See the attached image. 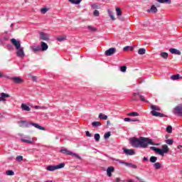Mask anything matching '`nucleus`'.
<instances>
[{
    "label": "nucleus",
    "instance_id": "49",
    "mask_svg": "<svg viewBox=\"0 0 182 182\" xmlns=\"http://www.w3.org/2000/svg\"><path fill=\"white\" fill-rule=\"evenodd\" d=\"M41 12L42 14H46L48 12V9L47 8L41 9Z\"/></svg>",
    "mask_w": 182,
    "mask_h": 182
},
{
    "label": "nucleus",
    "instance_id": "32",
    "mask_svg": "<svg viewBox=\"0 0 182 182\" xmlns=\"http://www.w3.org/2000/svg\"><path fill=\"white\" fill-rule=\"evenodd\" d=\"M171 80H178V79H180V75H173L171 76Z\"/></svg>",
    "mask_w": 182,
    "mask_h": 182
},
{
    "label": "nucleus",
    "instance_id": "27",
    "mask_svg": "<svg viewBox=\"0 0 182 182\" xmlns=\"http://www.w3.org/2000/svg\"><path fill=\"white\" fill-rule=\"evenodd\" d=\"M107 12L109 15V17L111 18V19L112 21H116V18H114V16L113 15V12L112 11H110V9L107 10Z\"/></svg>",
    "mask_w": 182,
    "mask_h": 182
},
{
    "label": "nucleus",
    "instance_id": "34",
    "mask_svg": "<svg viewBox=\"0 0 182 182\" xmlns=\"http://www.w3.org/2000/svg\"><path fill=\"white\" fill-rule=\"evenodd\" d=\"M139 55H144L146 53V49L145 48H139L138 50Z\"/></svg>",
    "mask_w": 182,
    "mask_h": 182
},
{
    "label": "nucleus",
    "instance_id": "39",
    "mask_svg": "<svg viewBox=\"0 0 182 182\" xmlns=\"http://www.w3.org/2000/svg\"><path fill=\"white\" fill-rule=\"evenodd\" d=\"M94 139H95V141H99V140H100V134H95L94 135Z\"/></svg>",
    "mask_w": 182,
    "mask_h": 182
},
{
    "label": "nucleus",
    "instance_id": "9",
    "mask_svg": "<svg viewBox=\"0 0 182 182\" xmlns=\"http://www.w3.org/2000/svg\"><path fill=\"white\" fill-rule=\"evenodd\" d=\"M14 83H16V85H19L21 83H23V80H22V78H21V77H14L11 78Z\"/></svg>",
    "mask_w": 182,
    "mask_h": 182
},
{
    "label": "nucleus",
    "instance_id": "55",
    "mask_svg": "<svg viewBox=\"0 0 182 182\" xmlns=\"http://www.w3.org/2000/svg\"><path fill=\"white\" fill-rule=\"evenodd\" d=\"M33 107H34V109H42V107H41V106H38V105L34 106Z\"/></svg>",
    "mask_w": 182,
    "mask_h": 182
},
{
    "label": "nucleus",
    "instance_id": "26",
    "mask_svg": "<svg viewBox=\"0 0 182 182\" xmlns=\"http://www.w3.org/2000/svg\"><path fill=\"white\" fill-rule=\"evenodd\" d=\"M150 149L151 150H154V151H156V153H158L159 154V153L161 154V149L157 148V147H155V146H151L150 147Z\"/></svg>",
    "mask_w": 182,
    "mask_h": 182
},
{
    "label": "nucleus",
    "instance_id": "17",
    "mask_svg": "<svg viewBox=\"0 0 182 182\" xmlns=\"http://www.w3.org/2000/svg\"><path fill=\"white\" fill-rule=\"evenodd\" d=\"M157 7H156V6L152 5L151 6L150 9L147 10V12H149L150 14V12H151L152 14H157Z\"/></svg>",
    "mask_w": 182,
    "mask_h": 182
},
{
    "label": "nucleus",
    "instance_id": "52",
    "mask_svg": "<svg viewBox=\"0 0 182 182\" xmlns=\"http://www.w3.org/2000/svg\"><path fill=\"white\" fill-rule=\"evenodd\" d=\"M118 162H119L120 164H124V166H126V164H127V162H124V161H122V160H119V159Z\"/></svg>",
    "mask_w": 182,
    "mask_h": 182
},
{
    "label": "nucleus",
    "instance_id": "64",
    "mask_svg": "<svg viewBox=\"0 0 182 182\" xmlns=\"http://www.w3.org/2000/svg\"><path fill=\"white\" fill-rule=\"evenodd\" d=\"M12 26H14V24H11V28H12Z\"/></svg>",
    "mask_w": 182,
    "mask_h": 182
},
{
    "label": "nucleus",
    "instance_id": "38",
    "mask_svg": "<svg viewBox=\"0 0 182 182\" xmlns=\"http://www.w3.org/2000/svg\"><path fill=\"white\" fill-rule=\"evenodd\" d=\"M116 12H117V16H122V9H120V8L117 7Z\"/></svg>",
    "mask_w": 182,
    "mask_h": 182
},
{
    "label": "nucleus",
    "instance_id": "7",
    "mask_svg": "<svg viewBox=\"0 0 182 182\" xmlns=\"http://www.w3.org/2000/svg\"><path fill=\"white\" fill-rule=\"evenodd\" d=\"M114 53H116V48H110L105 53L106 56H112V55H114Z\"/></svg>",
    "mask_w": 182,
    "mask_h": 182
},
{
    "label": "nucleus",
    "instance_id": "15",
    "mask_svg": "<svg viewBox=\"0 0 182 182\" xmlns=\"http://www.w3.org/2000/svg\"><path fill=\"white\" fill-rule=\"evenodd\" d=\"M169 52H171L172 55H181V52L176 48H170Z\"/></svg>",
    "mask_w": 182,
    "mask_h": 182
},
{
    "label": "nucleus",
    "instance_id": "20",
    "mask_svg": "<svg viewBox=\"0 0 182 182\" xmlns=\"http://www.w3.org/2000/svg\"><path fill=\"white\" fill-rule=\"evenodd\" d=\"M21 109L26 112H31V107H29L26 104H22Z\"/></svg>",
    "mask_w": 182,
    "mask_h": 182
},
{
    "label": "nucleus",
    "instance_id": "28",
    "mask_svg": "<svg viewBox=\"0 0 182 182\" xmlns=\"http://www.w3.org/2000/svg\"><path fill=\"white\" fill-rule=\"evenodd\" d=\"M107 12L109 15V17L111 18V19L112 21H116V18H114V16L113 15V12L112 11H110V9L107 10Z\"/></svg>",
    "mask_w": 182,
    "mask_h": 182
},
{
    "label": "nucleus",
    "instance_id": "25",
    "mask_svg": "<svg viewBox=\"0 0 182 182\" xmlns=\"http://www.w3.org/2000/svg\"><path fill=\"white\" fill-rule=\"evenodd\" d=\"M92 126V127H100V126H102V123L100 122H93Z\"/></svg>",
    "mask_w": 182,
    "mask_h": 182
},
{
    "label": "nucleus",
    "instance_id": "3",
    "mask_svg": "<svg viewBox=\"0 0 182 182\" xmlns=\"http://www.w3.org/2000/svg\"><path fill=\"white\" fill-rule=\"evenodd\" d=\"M18 126L20 127H31V126H33L36 129H38V130H45V127L39 125V124L34 123V122H29L27 121H18Z\"/></svg>",
    "mask_w": 182,
    "mask_h": 182
},
{
    "label": "nucleus",
    "instance_id": "33",
    "mask_svg": "<svg viewBox=\"0 0 182 182\" xmlns=\"http://www.w3.org/2000/svg\"><path fill=\"white\" fill-rule=\"evenodd\" d=\"M57 41H58V42H63V41H66V36L57 38Z\"/></svg>",
    "mask_w": 182,
    "mask_h": 182
},
{
    "label": "nucleus",
    "instance_id": "35",
    "mask_svg": "<svg viewBox=\"0 0 182 182\" xmlns=\"http://www.w3.org/2000/svg\"><path fill=\"white\" fill-rule=\"evenodd\" d=\"M157 2H159V4H164L165 2H167V4H171V0H156Z\"/></svg>",
    "mask_w": 182,
    "mask_h": 182
},
{
    "label": "nucleus",
    "instance_id": "46",
    "mask_svg": "<svg viewBox=\"0 0 182 182\" xmlns=\"http://www.w3.org/2000/svg\"><path fill=\"white\" fill-rule=\"evenodd\" d=\"M93 15L94 16H99V15H100V13L99 12V11L95 10L93 12Z\"/></svg>",
    "mask_w": 182,
    "mask_h": 182
},
{
    "label": "nucleus",
    "instance_id": "5",
    "mask_svg": "<svg viewBox=\"0 0 182 182\" xmlns=\"http://www.w3.org/2000/svg\"><path fill=\"white\" fill-rule=\"evenodd\" d=\"M60 152L63 153V154H68V156H73L76 159H78V160H80L82 159L80 157V156H79L77 154H75V153H73V152H72L70 151H68L66 149H62L60 150Z\"/></svg>",
    "mask_w": 182,
    "mask_h": 182
},
{
    "label": "nucleus",
    "instance_id": "42",
    "mask_svg": "<svg viewBox=\"0 0 182 182\" xmlns=\"http://www.w3.org/2000/svg\"><path fill=\"white\" fill-rule=\"evenodd\" d=\"M87 29H89V31H91V32H95V31H97L96 28L92 26H88Z\"/></svg>",
    "mask_w": 182,
    "mask_h": 182
},
{
    "label": "nucleus",
    "instance_id": "31",
    "mask_svg": "<svg viewBox=\"0 0 182 182\" xmlns=\"http://www.w3.org/2000/svg\"><path fill=\"white\" fill-rule=\"evenodd\" d=\"M127 167H129L130 168H137V166L131 164V163H127L125 164Z\"/></svg>",
    "mask_w": 182,
    "mask_h": 182
},
{
    "label": "nucleus",
    "instance_id": "21",
    "mask_svg": "<svg viewBox=\"0 0 182 182\" xmlns=\"http://www.w3.org/2000/svg\"><path fill=\"white\" fill-rule=\"evenodd\" d=\"M127 116H129L131 117H136L137 116H140V114L138 112H132L127 114Z\"/></svg>",
    "mask_w": 182,
    "mask_h": 182
},
{
    "label": "nucleus",
    "instance_id": "50",
    "mask_svg": "<svg viewBox=\"0 0 182 182\" xmlns=\"http://www.w3.org/2000/svg\"><path fill=\"white\" fill-rule=\"evenodd\" d=\"M85 134H86L87 137H92V134H90V132L89 131H86Z\"/></svg>",
    "mask_w": 182,
    "mask_h": 182
},
{
    "label": "nucleus",
    "instance_id": "53",
    "mask_svg": "<svg viewBox=\"0 0 182 182\" xmlns=\"http://www.w3.org/2000/svg\"><path fill=\"white\" fill-rule=\"evenodd\" d=\"M32 80L33 82H36V80H38V77L36 76H32Z\"/></svg>",
    "mask_w": 182,
    "mask_h": 182
},
{
    "label": "nucleus",
    "instance_id": "14",
    "mask_svg": "<svg viewBox=\"0 0 182 182\" xmlns=\"http://www.w3.org/2000/svg\"><path fill=\"white\" fill-rule=\"evenodd\" d=\"M6 97H11V95L9 94H6L5 92H2L0 94V102H5Z\"/></svg>",
    "mask_w": 182,
    "mask_h": 182
},
{
    "label": "nucleus",
    "instance_id": "37",
    "mask_svg": "<svg viewBox=\"0 0 182 182\" xmlns=\"http://www.w3.org/2000/svg\"><path fill=\"white\" fill-rule=\"evenodd\" d=\"M165 143H166V144H168V146H172L173 143H174V140L168 139L165 141Z\"/></svg>",
    "mask_w": 182,
    "mask_h": 182
},
{
    "label": "nucleus",
    "instance_id": "43",
    "mask_svg": "<svg viewBox=\"0 0 182 182\" xmlns=\"http://www.w3.org/2000/svg\"><path fill=\"white\" fill-rule=\"evenodd\" d=\"M111 134H112L110 132L105 133L104 135L105 139H109V137H110Z\"/></svg>",
    "mask_w": 182,
    "mask_h": 182
},
{
    "label": "nucleus",
    "instance_id": "47",
    "mask_svg": "<svg viewBox=\"0 0 182 182\" xmlns=\"http://www.w3.org/2000/svg\"><path fill=\"white\" fill-rule=\"evenodd\" d=\"M127 70V67H126V66H122L121 68H120V70H121V72H123V73H124V72H126V70Z\"/></svg>",
    "mask_w": 182,
    "mask_h": 182
},
{
    "label": "nucleus",
    "instance_id": "63",
    "mask_svg": "<svg viewBox=\"0 0 182 182\" xmlns=\"http://www.w3.org/2000/svg\"><path fill=\"white\" fill-rule=\"evenodd\" d=\"M120 20H121V21H124V18H121Z\"/></svg>",
    "mask_w": 182,
    "mask_h": 182
},
{
    "label": "nucleus",
    "instance_id": "59",
    "mask_svg": "<svg viewBox=\"0 0 182 182\" xmlns=\"http://www.w3.org/2000/svg\"><path fill=\"white\" fill-rule=\"evenodd\" d=\"M127 182H136V181H134V180H133V179H129L127 181Z\"/></svg>",
    "mask_w": 182,
    "mask_h": 182
},
{
    "label": "nucleus",
    "instance_id": "40",
    "mask_svg": "<svg viewBox=\"0 0 182 182\" xmlns=\"http://www.w3.org/2000/svg\"><path fill=\"white\" fill-rule=\"evenodd\" d=\"M6 176H14L15 174V172H14V171L9 170L6 172Z\"/></svg>",
    "mask_w": 182,
    "mask_h": 182
},
{
    "label": "nucleus",
    "instance_id": "54",
    "mask_svg": "<svg viewBox=\"0 0 182 182\" xmlns=\"http://www.w3.org/2000/svg\"><path fill=\"white\" fill-rule=\"evenodd\" d=\"M124 122H132V119L130 118H124Z\"/></svg>",
    "mask_w": 182,
    "mask_h": 182
},
{
    "label": "nucleus",
    "instance_id": "29",
    "mask_svg": "<svg viewBox=\"0 0 182 182\" xmlns=\"http://www.w3.org/2000/svg\"><path fill=\"white\" fill-rule=\"evenodd\" d=\"M69 2L73 4L74 5H79L82 2V0H68Z\"/></svg>",
    "mask_w": 182,
    "mask_h": 182
},
{
    "label": "nucleus",
    "instance_id": "41",
    "mask_svg": "<svg viewBox=\"0 0 182 182\" xmlns=\"http://www.w3.org/2000/svg\"><path fill=\"white\" fill-rule=\"evenodd\" d=\"M167 133H172L173 132V127L171 126H168L166 127Z\"/></svg>",
    "mask_w": 182,
    "mask_h": 182
},
{
    "label": "nucleus",
    "instance_id": "60",
    "mask_svg": "<svg viewBox=\"0 0 182 182\" xmlns=\"http://www.w3.org/2000/svg\"><path fill=\"white\" fill-rule=\"evenodd\" d=\"M107 124L108 126H109V124H110V121H107Z\"/></svg>",
    "mask_w": 182,
    "mask_h": 182
},
{
    "label": "nucleus",
    "instance_id": "56",
    "mask_svg": "<svg viewBox=\"0 0 182 182\" xmlns=\"http://www.w3.org/2000/svg\"><path fill=\"white\" fill-rule=\"evenodd\" d=\"M131 122H139V119H132Z\"/></svg>",
    "mask_w": 182,
    "mask_h": 182
},
{
    "label": "nucleus",
    "instance_id": "23",
    "mask_svg": "<svg viewBox=\"0 0 182 182\" xmlns=\"http://www.w3.org/2000/svg\"><path fill=\"white\" fill-rule=\"evenodd\" d=\"M153 166L156 170H160L161 168V164L160 162H156Z\"/></svg>",
    "mask_w": 182,
    "mask_h": 182
},
{
    "label": "nucleus",
    "instance_id": "36",
    "mask_svg": "<svg viewBox=\"0 0 182 182\" xmlns=\"http://www.w3.org/2000/svg\"><path fill=\"white\" fill-rule=\"evenodd\" d=\"M149 161L151 163H156V161H157V157L156 156H151L149 159Z\"/></svg>",
    "mask_w": 182,
    "mask_h": 182
},
{
    "label": "nucleus",
    "instance_id": "16",
    "mask_svg": "<svg viewBox=\"0 0 182 182\" xmlns=\"http://www.w3.org/2000/svg\"><path fill=\"white\" fill-rule=\"evenodd\" d=\"M41 50H42L43 52H44L45 50H48V48H49V46L46 44V43L42 41L41 42Z\"/></svg>",
    "mask_w": 182,
    "mask_h": 182
},
{
    "label": "nucleus",
    "instance_id": "4",
    "mask_svg": "<svg viewBox=\"0 0 182 182\" xmlns=\"http://www.w3.org/2000/svg\"><path fill=\"white\" fill-rule=\"evenodd\" d=\"M63 167H65V164L62 163L55 166L50 165L46 167V170L48 171H55V170H59V168H63Z\"/></svg>",
    "mask_w": 182,
    "mask_h": 182
},
{
    "label": "nucleus",
    "instance_id": "24",
    "mask_svg": "<svg viewBox=\"0 0 182 182\" xmlns=\"http://www.w3.org/2000/svg\"><path fill=\"white\" fill-rule=\"evenodd\" d=\"M151 109H152V112H160L161 109L155 105H151Z\"/></svg>",
    "mask_w": 182,
    "mask_h": 182
},
{
    "label": "nucleus",
    "instance_id": "11",
    "mask_svg": "<svg viewBox=\"0 0 182 182\" xmlns=\"http://www.w3.org/2000/svg\"><path fill=\"white\" fill-rule=\"evenodd\" d=\"M151 114L152 116H154L155 117H166V115L161 112H158L156 111H151Z\"/></svg>",
    "mask_w": 182,
    "mask_h": 182
},
{
    "label": "nucleus",
    "instance_id": "51",
    "mask_svg": "<svg viewBox=\"0 0 182 182\" xmlns=\"http://www.w3.org/2000/svg\"><path fill=\"white\" fill-rule=\"evenodd\" d=\"M115 182H124V181L120 179V178H115Z\"/></svg>",
    "mask_w": 182,
    "mask_h": 182
},
{
    "label": "nucleus",
    "instance_id": "30",
    "mask_svg": "<svg viewBox=\"0 0 182 182\" xmlns=\"http://www.w3.org/2000/svg\"><path fill=\"white\" fill-rule=\"evenodd\" d=\"M99 119H101V120H107V115H105L102 113H100L99 114Z\"/></svg>",
    "mask_w": 182,
    "mask_h": 182
},
{
    "label": "nucleus",
    "instance_id": "62",
    "mask_svg": "<svg viewBox=\"0 0 182 182\" xmlns=\"http://www.w3.org/2000/svg\"><path fill=\"white\" fill-rule=\"evenodd\" d=\"M113 161H119V159H112Z\"/></svg>",
    "mask_w": 182,
    "mask_h": 182
},
{
    "label": "nucleus",
    "instance_id": "19",
    "mask_svg": "<svg viewBox=\"0 0 182 182\" xmlns=\"http://www.w3.org/2000/svg\"><path fill=\"white\" fill-rule=\"evenodd\" d=\"M21 141H23V143H27L28 144H35L33 139H21Z\"/></svg>",
    "mask_w": 182,
    "mask_h": 182
},
{
    "label": "nucleus",
    "instance_id": "1",
    "mask_svg": "<svg viewBox=\"0 0 182 182\" xmlns=\"http://www.w3.org/2000/svg\"><path fill=\"white\" fill-rule=\"evenodd\" d=\"M129 143L132 147H134L135 149H147V146L149 144H151V146H157V144L153 142V141L149 138H144V137H140L139 138H132L129 140Z\"/></svg>",
    "mask_w": 182,
    "mask_h": 182
},
{
    "label": "nucleus",
    "instance_id": "8",
    "mask_svg": "<svg viewBox=\"0 0 182 182\" xmlns=\"http://www.w3.org/2000/svg\"><path fill=\"white\" fill-rule=\"evenodd\" d=\"M165 153H168V146L166 144L162 146V150L161 149V153H159V156H164Z\"/></svg>",
    "mask_w": 182,
    "mask_h": 182
},
{
    "label": "nucleus",
    "instance_id": "6",
    "mask_svg": "<svg viewBox=\"0 0 182 182\" xmlns=\"http://www.w3.org/2000/svg\"><path fill=\"white\" fill-rule=\"evenodd\" d=\"M40 35V39H41V41H50L49 38V34L48 33H45V32H40L39 33Z\"/></svg>",
    "mask_w": 182,
    "mask_h": 182
},
{
    "label": "nucleus",
    "instance_id": "45",
    "mask_svg": "<svg viewBox=\"0 0 182 182\" xmlns=\"http://www.w3.org/2000/svg\"><path fill=\"white\" fill-rule=\"evenodd\" d=\"M7 49H8V50H14V46L11 45V44H8Z\"/></svg>",
    "mask_w": 182,
    "mask_h": 182
},
{
    "label": "nucleus",
    "instance_id": "2",
    "mask_svg": "<svg viewBox=\"0 0 182 182\" xmlns=\"http://www.w3.org/2000/svg\"><path fill=\"white\" fill-rule=\"evenodd\" d=\"M11 43L15 46L17 50L16 55L18 58H25V52L23 51V48L21 47V41H17L15 38L11 39Z\"/></svg>",
    "mask_w": 182,
    "mask_h": 182
},
{
    "label": "nucleus",
    "instance_id": "13",
    "mask_svg": "<svg viewBox=\"0 0 182 182\" xmlns=\"http://www.w3.org/2000/svg\"><path fill=\"white\" fill-rule=\"evenodd\" d=\"M30 49H31V50L34 52V53H36V52H40L41 46H31Z\"/></svg>",
    "mask_w": 182,
    "mask_h": 182
},
{
    "label": "nucleus",
    "instance_id": "58",
    "mask_svg": "<svg viewBox=\"0 0 182 182\" xmlns=\"http://www.w3.org/2000/svg\"><path fill=\"white\" fill-rule=\"evenodd\" d=\"M178 149L181 151L182 150V146L181 145L178 146Z\"/></svg>",
    "mask_w": 182,
    "mask_h": 182
},
{
    "label": "nucleus",
    "instance_id": "61",
    "mask_svg": "<svg viewBox=\"0 0 182 182\" xmlns=\"http://www.w3.org/2000/svg\"><path fill=\"white\" fill-rule=\"evenodd\" d=\"M132 100H133L134 102H136V101H137V99H136V98H132Z\"/></svg>",
    "mask_w": 182,
    "mask_h": 182
},
{
    "label": "nucleus",
    "instance_id": "22",
    "mask_svg": "<svg viewBox=\"0 0 182 182\" xmlns=\"http://www.w3.org/2000/svg\"><path fill=\"white\" fill-rule=\"evenodd\" d=\"M161 58H163V59H168V53L166 52H162L160 53Z\"/></svg>",
    "mask_w": 182,
    "mask_h": 182
},
{
    "label": "nucleus",
    "instance_id": "48",
    "mask_svg": "<svg viewBox=\"0 0 182 182\" xmlns=\"http://www.w3.org/2000/svg\"><path fill=\"white\" fill-rule=\"evenodd\" d=\"M124 50H133V48L131 46H126L124 48Z\"/></svg>",
    "mask_w": 182,
    "mask_h": 182
},
{
    "label": "nucleus",
    "instance_id": "12",
    "mask_svg": "<svg viewBox=\"0 0 182 182\" xmlns=\"http://www.w3.org/2000/svg\"><path fill=\"white\" fill-rule=\"evenodd\" d=\"M114 172V167L113 166H109L107 168V176L108 177H112V173Z\"/></svg>",
    "mask_w": 182,
    "mask_h": 182
},
{
    "label": "nucleus",
    "instance_id": "18",
    "mask_svg": "<svg viewBox=\"0 0 182 182\" xmlns=\"http://www.w3.org/2000/svg\"><path fill=\"white\" fill-rule=\"evenodd\" d=\"M133 96H139L141 102H147V100H146V98H144V96L141 95L140 92H134Z\"/></svg>",
    "mask_w": 182,
    "mask_h": 182
},
{
    "label": "nucleus",
    "instance_id": "44",
    "mask_svg": "<svg viewBox=\"0 0 182 182\" xmlns=\"http://www.w3.org/2000/svg\"><path fill=\"white\" fill-rule=\"evenodd\" d=\"M16 161H23V156H18L16 158Z\"/></svg>",
    "mask_w": 182,
    "mask_h": 182
},
{
    "label": "nucleus",
    "instance_id": "57",
    "mask_svg": "<svg viewBox=\"0 0 182 182\" xmlns=\"http://www.w3.org/2000/svg\"><path fill=\"white\" fill-rule=\"evenodd\" d=\"M144 161H149V159L147 157H144Z\"/></svg>",
    "mask_w": 182,
    "mask_h": 182
},
{
    "label": "nucleus",
    "instance_id": "10",
    "mask_svg": "<svg viewBox=\"0 0 182 182\" xmlns=\"http://www.w3.org/2000/svg\"><path fill=\"white\" fill-rule=\"evenodd\" d=\"M124 153L127 154V156H134L136 152L133 149H124Z\"/></svg>",
    "mask_w": 182,
    "mask_h": 182
}]
</instances>
